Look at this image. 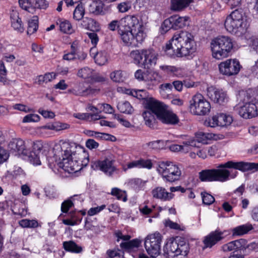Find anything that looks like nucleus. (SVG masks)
Returning <instances> with one entry per match:
<instances>
[{
  "mask_svg": "<svg viewBox=\"0 0 258 258\" xmlns=\"http://www.w3.org/2000/svg\"><path fill=\"white\" fill-rule=\"evenodd\" d=\"M228 169H238L242 171L258 170V163L234 162L229 161L219 164L216 169H206L199 173V178L202 181H219L224 182L237 176V171Z\"/></svg>",
  "mask_w": 258,
  "mask_h": 258,
  "instance_id": "1",
  "label": "nucleus"
},
{
  "mask_svg": "<svg viewBox=\"0 0 258 258\" xmlns=\"http://www.w3.org/2000/svg\"><path fill=\"white\" fill-rule=\"evenodd\" d=\"M61 148V157L57 164L66 172H76L88 165L89 156L81 146L74 142H64Z\"/></svg>",
  "mask_w": 258,
  "mask_h": 258,
  "instance_id": "2",
  "label": "nucleus"
},
{
  "mask_svg": "<svg viewBox=\"0 0 258 258\" xmlns=\"http://www.w3.org/2000/svg\"><path fill=\"white\" fill-rule=\"evenodd\" d=\"M197 44L194 35L187 31L175 33L167 43L164 49L170 56L183 57L190 55L196 51Z\"/></svg>",
  "mask_w": 258,
  "mask_h": 258,
  "instance_id": "3",
  "label": "nucleus"
},
{
  "mask_svg": "<svg viewBox=\"0 0 258 258\" xmlns=\"http://www.w3.org/2000/svg\"><path fill=\"white\" fill-rule=\"evenodd\" d=\"M145 106L148 110L143 113V116L146 125L150 128H154L156 120L155 115L164 123L175 124L179 121L175 114L166 109L162 103L154 99L148 101Z\"/></svg>",
  "mask_w": 258,
  "mask_h": 258,
  "instance_id": "4",
  "label": "nucleus"
},
{
  "mask_svg": "<svg viewBox=\"0 0 258 258\" xmlns=\"http://www.w3.org/2000/svg\"><path fill=\"white\" fill-rule=\"evenodd\" d=\"M251 90L242 92L240 94L242 105L239 104L234 107V110L244 118H251L258 115V102L253 101L251 96Z\"/></svg>",
  "mask_w": 258,
  "mask_h": 258,
  "instance_id": "5",
  "label": "nucleus"
},
{
  "mask_svg": "<svg viewBox=\"0 0 258 258\" xmlns=\"http://www.w3.org/2000/svg\"><path fill=\"white\" fill-rule=\"evenodd\" d=\"M246 27L245 17L241 10L233 11L225 21V27L231 33L241 35L245 32Z\"/></svg>",
  "mask_w": 258,
  "mask_h": 258,
  "instance_id": "6",
  "label": "nucleus"
},
{
  "mask_svg": "<svg viewBox=\"0 0 258 258\" xmlns=\"http://www.w3.org/2000/svg\"><path fill=\"white\" fill-rule=\"evenodd\" d=\"M212 56L217 59H222L229 56L233 47L232 39L229 36H220L211 42Z\"/></svg>",
  "mask_w": 258,
  "mask_h": 258,
  "instance_id": "7",
  "label": "nucleus"
},
{
  "mask_svg": "<svg viewBox=\"0 0 258 258\" xmlns=\"http://www.w3.org/2000/svg\"><path fill=\"white\" fill-rule=\"evenodd\" d=\"M157 171L163 179L169 182L179 180L182 174L181 165L170 161L160 162Z\"/></svg>",
  "mask_w": 258,
  "mask_h": 258,
  "instance_id": "8",
  "label": "nucleus"
},
{
  "mask_svg": "<svg viewBox=\"0 0 258 258\" xmlns=\"http://www.w3.org/2000/svg\"><path fill=\"white\" fill-rule=\"evenodd\" d=\"M130 56L135 63L147 69L155 66L157 60V54L152 49L133 50Z\"/></svg>",
  "mask_w": 258,
  "mask_h": 258,
  "instance_id": "9",
  "label": "nucleus"
},
{
  "mask_svg": "<svg viewBox=\"0 0 258 258\" xmlns=\"http://www.w3.org/2000/svg\"><path fill=\"white\" fill-rule=\"evenodd\" d=\"M190 112L197 115H205L210 112L211 105L201 94L193 96L189 101Z\"/></svg>",
  "mask_w": 258,
  "mask_h": 258,
  "instance_id": "10",
  "label": "nucleus"
},
{
  "mask_svg": "<svg viewBox=\"0 0 258 258\" xmlns=\"http://www.w3.org/2000/svg\"><path fill=\"white\" fill-rule=\"evenodd\" d=\"M162 236L159 232L148 235L145 240V247L148 253L153 257L160 253Z\"/></svg>",
  "mask_w": 258,
  "mask_h": 258,
  "instance_id": "11",
  "label": "nucleus"
},
{
  "mask_svg": "<svg viewBox=\"0 0 258 258\" xmlns=\"http://www.w3.org/2000/svg\"><path fill=\"white\" fill-rule=\"evenodd\" d=\"M115 162L114 156L109 153L103 160H98L92 163L91 167L94 170L100 169L108 175H111L116 170L113 165Z\"/></svg>",
  "mask_w": 258,
  "mask_h": 258,
  "instance_id": "12",
  "label": "nucleus"
},
{
  "mask_svg": "<svg viewBox=\"0 0 258 258\" xmlns=\"http://www.w3.org/2000/svg\"><path fill=\"white\" fill-rule=\"evenodd\" d=\"M241 68L239 61L236 59H227L219 64V69L221 74L231 76L237 75Z\"/></svg>",
  "mask_w": 258,
  "mask_h": 258,
  "instance_id": "13",
  "label": "nucleus"
},
{
  "mask_svg": "<svg viewBox=\"0 0 258 258\" xmlns=\"http://www.w3.org/2000/svg\"><path fill=\"white\" fill-rule=\"evenodd\" d=\"M8 149L11 153L15 156L21 154L27 155L29 154L25 142L20 139H13L8 144Z\"/></svg>",
  "mask_w": 258,
  "mask_h": 258,
  "instance_id": "14",
  "label": "nucleus"
},
{
  "mask_svg": "<svg viewBox=\"0 0 258 258\" xmlns=\"http://www.w3.org/2000/svg\"><path fill=\"white\" fill-rule=\"evenodd\" d=\"M207 95L212 100L220 104H223L228 100L225 92L213 87L208 88Z\"/></svg>",
  "mask_w": 258,
  "mask_h": 258,
  "instance_id": "15",
  "label": "nucleus"
},
{
  "mask_svg": "<svg viewBox=\"0 0 258 258\" xmlns=\"http://www.w3.org/2000/svg\"><path fill=\"white\" fill-rule=\"evenodd\" d=\"M224 233V232L216 230L211 232L205 236L203 240V243L204 244L203 249L207 247L211 248L218 242L223 239L224 237L223 236Z\"/></svg>",
  "mask_w": 258,
  "mask_h": 258,
  "instance_id": "16",
  "label": "nucleus"
},
{
  "mask_svg": "<svg viewBox=\"0 0 258 258\" xmlns=\"http://www.w3.org/2000/svg\"><path fill=\"white\" fill-rule=\"evenodd\" d=\"M44 148V145L41 141L34 142L32 145V149L29 153V159L34 165H40V154Z\"/></svg>",
  "mask_w": 258,
  "mask_h": 258,
  "instance_id": "17",
  "label": "nucleus"
},
{
  "mask_svg": "<svg viewBox=\"0 0 258 258\" xmlns=\"http://www.w3.org/2000/svg\"><path fill=\"white\" fill-rule=\"evenodd\" d=\"M160 76L155 72L147 70L144 75V81L148 89H152L160 82Z\"/></svg>",
  "mask_w": 258,
  "mask_h": 258,
  "instance_id": "18",
  "label": "nucleus"
},
{
  "mask_svg": "<svg viewBox=\"0 0 258 258\" xmlns=\"http://www.w3.org/2000/svg\"><path fill=\"white\" fill-rule=\"evenodd\" d=\"M123 28L127 30H132L133 31H137V29H140L143 27L142 25L139 22L137 17L134 15H127L122 18Z\"/></svg>",
  "mask_w": 258,
  "mask_h": 258,
  "instance_id": "19",
  "label": "nucleus"
},
{
  "mask_svg": "<svg viewBox=\"0 0 258 258\" xmlns=\"http://www.w3.org/2000/svg\"><path fill=\"white\" fill-rule=\"evenodd\" d=\"M68 91L76 96H86L93 94L98 90L91 87L86 88L83 83H80L76 87L70 89Z\"/></svg>",
  "mask_w": 258,
  "mask_h": 258,
  "instance_id": "20",
  "label": "nucleus"
},
{
  "mask_svg": "<svg viewBox=\"0 0 258 258\" xmlns=\"http://www.w3.org/2000/svg\"><path fill=\"white\" fill-rule=\"evenodd\" d=\"M153 198L160 200L162 201H168L171 200L174 195L166 191L165 188L158 186L151 191Z\"/></svg>",
  "mask_w": 258,
  "mask_h": 258,
  "instance_id": "21",
  "label": "nucleus"
},
{
  "mask_svg": "<svg viewBox=\"0 0 258 258\" xmlns=\"http://www.w3.org/2000/svg\"><path fill=\"white\" fill-rule=\"evenodd\" d=\"M136 31L132 30H127L123 28L121 32H119L121 39L126 45L137 46V43L135 42L134 33Z\"/></svg>",
  "mask_w": 258,
  "mask_h": 258,
  "instance_id": "22",
  "label": "nucleus"
},
{
  "mask_svg": "<svg viewBox=\"0 0 258 258\" xmlns=\"http://www.w3.org/2000/svg\"><path fill=\"white\" fill-rule=\"evenodd\" d=\"M11 25L14 29L18 32L23 33L24 28L21 19L19 17L17 11L12 10L10 13Z\"/></svg>",
  "mask_w": 258,
  "mask_h": 258,
  "instance_id": "23",
  "label": "nucleus"
},
{
  "mask_svg": "<svg viewBox=\"0 0 258 258\" xmlns=\"http://www.w3.org/2000/svg\"><path fill=\"white\" fill-rule=\"evenodd\" d=\"M172 24H173V29L177 30L182 28L186 25H188V17H180L178 15L172 16Z\"/></svg>",
  "mask_w": 258,
  "mask_h": 258,
  "instance_id": "24",
  "label": "nucleus"
},
{
  "mask_svg": "<svg viewBox=\"0 0 258 258\" xmlns=\"http://www.w3.org/2000/svg\"><path fill=\"white\" fill-rule=\"evenodd\" d=\"M89 11L95 15H104L105 11L101 0L93 2L89 6Z\"/></svg>",
  "mask_w": 258,
  "mask_h": 258,
  "instance_id": "25",
  "label": "nucleus"
},
{
  "mask_svg": "<svg viewBox=\"0 0 258 258\" xmlns=\"http://www.w3.org/2000/svg\"><path fill=\"white\" fill-rule=\"evenodd\" d=\"M193 2V0H171V9L175 11H182Z\"/></svg>",
  "mask_w": 258,
  "mask_h": 258,
  "instance_id": "26",
  "label": "nucleus"
},
{
  "mask_svg": "<svg viewBox=\"0 0 258 258\" xmlns=\"http://www.w3.org/2000/svg\"><path fill=\"white\" fill-rule=\"evenodd\" d=\"M126 94L132 95L139 100H146V104L150 99H153V98H149V93L145 90H126Z\"/></svg>",
  "mask_w": 258,
  "mask_h": 258,
  "instance_id": "27",
  "label": "nucleus"
},
{
  "mask_svg": "<svg viewBox=\"0 0 258 258\" xmlns=\"http://www.w3.org/2000/svg\"><path fill=\"white\" fill-rule=\"evenodd\" d=\"M55 74L53 73H48L44 75H40L37 77L35 79V83L39 85H43L48 82L51 81L55 78Z\"/></svg>",
  "mask_w": 258,
  "mask_h": 258,
  "instance_id": "28",
  "label": "nucleus"
},
{
  "mask_svg": "<svg viewBox=\"0 0 258 258\" xmlns=\"http://www.w3.org/2000/svg\"><path fill=\"white\" fill-rule=\"evenodd\" d=\"M63 247L66 250L72 252L80 253L82 251V247L77 245L73 241L63 242Z\"/></svg>",
  "mask_w": 258,
  "mask_h": 258,
  "instance_id": "29",
  "label": "nucleus"
},
{
  "mask_svg": "<svg viewBox=\"0 0 258 258\" xmlns=\"http://www.w3.org/2000/svg\"><path fill=\"white\" fill-rule=\"evenodd\" d=\"M38 28V18L34 16L31 19L28 21L27 34L31 35L36 32Z\"/></svg>",
  "mask_w": 258,
  "mask_h": 258,
  "instance_id": "30",
  "label": "nucleus"
},
{
  "mask_svg": "<svg viewBox=\"0 0 258 258\" xmlns=\"http://www.w3.org/2000/svg\"><path fill=\"white\" fill-rule=\"evenodd\" d=\"M56 23L59 25V30L62 32L68 34H71L73 32L74 30L69 21L59 20Z\"/></svg>",
  "mask_w": 258,
  "mask_h": 258,
  "instance_id": "31",
  "label": "nucleus"
},
{
  "mask_svg": "<svg viewBox=\"0 0 258 258\" xmlns=\"http://www.w3.org/2000/svg\"><path fill=\"white\" fill-rule=\"evenodd\" d=\"M167 254L171 256L178 255L179 243L175 241H172L167 244Z\"/></svg>",
  "mask_w": 258,
  "mask_h": 258,
  "instance_id": "32",
  "label": "nucleus"
},
{
  "mask_svg": "<svg viewBox=\"0 0 258 258\" xmlns=\"http://www.w3.org/2000/svg\"><path fill=\"white\" fill-rule=\"evenodd\" d=\"M94 59L95 62L98 65H104L108 61V57L106 52L104 51L97 52L96 54L94 55Z\"/></svg>",
  "mask_w": 258,
  "mask_h": 258,
  "instance_id": "33",
  "label": "nucleus"
},
{
  "mask_svg": "<svg viewBox=\"0 0 258 258\" xmlns=\"http://www.w3.org/2000/svg\"><path fill=\"white\" fill-rule=\"evenodd\" d=\"M93 72L94 71L92 69L85 67L79 70L77 76L83 79H89L90 81L91 77L93 76Z\"/></svg>",
  "mask_w": 258,
  "mask_h": 258,
  "instance_id": "34",
  "label": "nucleus"
},
{
  "mask_svg": "<svg viewBox=\"0 0 258 258\" xmlns=\"http://www.w3.org/2000/svg\"><path fill=\"white\" fill-rule=\"evenodd\" d=\"M117 108L121 112L128 114H132L134 111L133 107L127 101L119 102L117 104Z\"/></svg>",
  "mask_w": 258,
  "mask_h": 258,
  "instance_id": "35",
  "label": "nucleus"
},
{
  "mask_svg": "<svg viewBox=\"0 0 258 258\" xmlns=\"http://www.w3.org/2000/svg\"><path fill=\"white\" fill-rule=\"evenodd\" d=\"M141 243V241L138 239H134L129 241L121 242L120 247L126 250H130L135 247H138Z\"/></svg>",
  "mask_w": 258,
  "mask_h": 258,
  "instance_id": "36",
  "label": "nucleus"
},
{
  "mask_svg": "<svg viewBox=\"0 0 258 258\" xmlns=\"http://www.w3.org/2000/svg\"><path fill=\"white\" fill-rule=\"evenodd\" d=\"M122 18L119 20H113L108 24V29L111 31H115L118 30V33L121 32L123 28V24H122Z\"/></svg>",
  "mask_w": 258,
  "mask_h": 258,
  "instance_id": "37",
  "label": "nucleus"
},
{
  "mask_svg": "<svg viewBox=\"0 0 258 258\" xmlns=\"http://www.w3.org/2000/svg\"><path fill=\"white\" fill-rule=\"evenodd\" d=\"M199 147L198 145L196 144V141L194 140H190L183 142L182 144L181 145V151L184 153H187L190 151L192 148Z\"/></svg>",
  "mask_w": 258,
  "mask_h": 258,
  "instance_id": "38",
  "label": "nucleus"
},
{
  "mask_svg": "<svg viewBox=\"0 0 258 258\" xmlns=\"http://www.w3.org/2000/svg\"><path fill=\"white\" fill-rule=\"evenodd\" d=\"M110 78L115 82H122L125 79V73L120 70L114 71L110 74Z\"/></svg>",
  "mask_w": 258,
  "mask_h": 258,
  "instance_id": "39",
  "label": "nucleus"
},
{
  "mask_svg": "<svg viewBox=\"0 0 258 258\" xmlns=\"http://www.w3.org/2000/svg\"><path fill=\"white\" fill-rule=\"evenodd\" d=\"M85 14V8L82 3L79 4L74 12V18L76 20H81Z\"/></svg>",
  "mask_w": 258,
  "mask_h": 258,
  "instance_id": "40",
  "label": "nucleus"
},
{
  "mask_svg": "<svg viewBox=\"0 0 258 258\" xmlns=\"http://www.w3.org/2000/svg\"><path fill=\"white\" fill-rule=\"evenodd\" d=\"M218 115L219 124L220 126H224L230 124L233 121L232 117L224 113Z\"/></svg>",
  "mask_w": 258,
  "mask_h": 258,
  "instance_id": "41",
  "label": "nucleus"
},
{
  "mask_svg": "<svg viewBox=\"0 0 258 258\" xmlns=\"http://www.w3.org/2000/svg\"><path fill=\"white\" fill-rule=\"evenodd\" d=\"M250 230V228L245 225L237 226L232 229L233 236L242 235L247 233Z\"/></svg>",
  "mask_w": 258,
  "mask_h": 258,
  "instance_id": "42",
  "label": "nucleus"
},
{
  "mask_svg": "<svg viewBox=\"0 0 258 258\" xmlns=\"http://www.w3.org/2000/svg\"><path fill=\"white\" fill-rule=\"evenodd\" d=\"M111 194L116 197L118 200H122L123 202H125L127 200L125 191L121 190L118 188H113Z\"/></svg>",
  "mask_w": 258,
  "mask_h": 258,
  "instance_id": "43",
  "label": "nucleus"
},
{
  "mask_svg": "<svg viewBox=\"0 0 258 258\" xmlns=\"http://www.w3.org/2000/svg\"><path fill=\"white\" fill-rule=\"evenodd\" d=\"M20 6L24 10L31 13H34V9L31 0H19Z\"/></svg>",
  "mask_w": 258,
  "mask_h": 258,
  "instance_id": "44",
  "label": "nucleus"
},
{
  "mask_svg": "<svg viewBox=\"0 0 258 258\" xmlns=\"http://www.w3.org/2000/svg\"><path fill=\"white\" fill-rule=\"evenodd\" d=\"M209 134H206L203 132L197 133L196 135V139H194L196 141V144L200 143L206 144L207 143V140L208 139H210L211 137H209Z\"/></svg>",
  "mask_w": 258,
  "mask_h": 258,
  "instance_id": "45",
  "label": "nucleus"
},
{
  "mask_svg": "<svg viewBox=\"0 0 258 258\" xmlns=\"http://www.w3.org/2000/svg\"><path fill=\"white\" fill-rule=\"evenodd\" d=\"M71 50L70 52L64 54L62 56V59L67 61L76 60L75 56V42H74L71 46Z\"/></svg>",
  "mask_w": 258,
  "mask_h": 258,
  "instance_id": "46",
  "label": "nucleus"
},
{
  "mask_svg": "<svg viewBox=\"0 0 258 258\" xmlns=\"http://www.w3.org/2000/svg\"><path fill=\"white\" fill-rule=\"evenodd\" d=\"M134 33L135 39L136 43H137V45L138 43H141L144 40L146 34L143 31V27L142 28H140V29H137V31H136V33Z\"/></svg>",
  "mask_w": 258,
  "mask_h": 258,
  "instance_id": "47",
  "label": "nucleus"
},
{
  "mask_svg": "<svg viewBox=\"0 0 258 258\" xmlns=\"http://www.w3.org/2000/svg\"><path fill=\"white\" fill-rule=\"evenodd\" d=\"M34 12L35 9H45L48 5L45 0H31Z\"/></svg>",
  "mask_w": 258,
  "mask_h": 258,
  "instance_id": "48",
  "label": "nucleus"
},
{
  "mask_svg": "<svg viewBox=\"0 0 258 258\" xmlns=\"http://www.w3.org/2000/svg\"><path fill=\"white\" fill-rule=\"evenodd\" d=\"M204 124L206 126L211 127L219 126L218 115H214L212 118L206 120Z\"/></svg>",
  "mask_w": 258,
  "mask_h": 258,
  "instance_id": "49",
  "label": "nucleus"
},
{
  "mask_svg": "<svg viewBox=\"0 0 258 258\" xmlns=\"http://www.w3.org/2000/svg\"><path fill=\"white\" fill-rule=\"evenodd\" d=\"M147 146L150 149L154 150H158L162 149L164 146V142L162 140H157L153 142H150L147 144Z\"/></svg>",
  "mask_w": 258,
  "mask_h": 258,
  "instance_id": "50",
  "label": "nucleus"
},
{
  "mask_svg": "<svg viewBox=\"0 0 258 258\" xmlns=\"http://www.w3.org/2000/svg\"><path fill=\"white\" fill-rule=\"evenodd\" d=\"M201 195L202 197L203 203L205 205H210L215 201L214 198L208 193L206 192H202Z\"/></svg>",
  "mask_w": 258,
  "mask_h": 258,
  "instance_id": "51",
  "label": "nucleus"
},
{
  "mask_svg": "<svg viewBox=\"0 0 258 258\" xmlns=\"http://www.w3.org/2000/svg\"><path fill=\"white\" fill-rule=\"evenodd\" d=\"M87 53L83 50H80L77 47V44L75 42V56L76 59H78L80 61L85 60L87 57Z\"/></svg>",
  "mask_w": 258,
  "mask_h": 258,
  "instance_id": "52",
  "label": "nucleus"
},
{
  "mask_svg": "<svg viewBox=\"0 0 258 258\" xmlns=\"http://www.w3.org/2000/svg\"><path fill=\"white\" fill-rule=\"evenodd\" d=\"M235 251L245 250V239H240L234 240Z\"/></svg>",
  "mask_w": 258,
  "mask_h": 258,
  "instance_id": "53",
  "label": "nucleus"
},
{
  "mask_svg": "<svg viewBox=\"0 0 258 258\" xmlns=\"http://www.w3.org/2000/svg\"><path fill=\"white\" fill-rule=\"evenodd\" d=\"M39 116L35 114H29L25 116L23 119V122H37L39 120Z\"/></svg>",
  "mask_w": 258,
  "mask_h": 258,
  "instance_id": "54",
  "label": "nucleus"
},
{
  "mask_svg": "<svg viewBox=\"0 0 258 258\" xmlns=\"http://www.w3.org/2000/svg\"><path fill=\"white\" fill-rule=\"evenodd\" d=\"M107 254L110 258H123V252L120 250H108Z\"/></svg>",
  "mask_w": 258,
  "mask_h": 258,
  "instance_id": "55",
  "label": "nucleus"
},
{
  "mask_svg": "<svg viewBox=\"0 0 258 258\" xmlns=\"http://www.w3.org/2000/svg\"><path fill=\"white\" fill-rule=\"evenodd\" d=\"M162 28L165 31H167L170 29H173V24H172V16L164 21L162 24Z\"/></svg>",
  "mask_w": 258,
  "mask_h": 258,
  "instance_id": "56",
  "label": "nucleus"
},
{
  "mask_svg": "<svg viewBox=\"0 0 258 258\" xmlns=\"http://www.w3.org/2000/svg\"><path fill=\"white\" fill-rule=\"evenodd\" d=\"M139 168H146L151 169L152 167L153 164L151 160L140 159L139 160Z\"/></svg>",
  "mask_w": 258,
  "mask_h": 258,
  "instance_id": "57",
  "label": "nucleus"
},
{
  "mask_svg": "<svg viewBox=\"0 0 258 258\" xmlns=\"http://www.w3.org/2000/svg\"><path fill=\"white\" fill-rule=\"evenodd\" d=\"M189 247L188 245L186 243H184L182 244L179 243V248H178V255H182L185 256L187 254L188 252Z\"/></svg>",
  "mask_w": 258,
  "mask_h": 258,
  "instance_id": "58",
  "label": "nucleus"
},
{
  "mask_svg": "<svg viewBox=\"0 0 258 258\" xmlns=\"http://www.w3.org/2000/svg\"><path fill=\"white\" fill-rule=\"evenodd\" d=\"M105 207L106 206L105 205H102L101 206L92 208L88 211V214L89 216L96 215L105 209Z\"/></svg>",
  "mask_w": 258,
  "mask_h": 258,
  "instance_id": "59",
  "label": "nucleus"
},
{
  "mask_svg": "<svg viewBox=\"0 0 258 258\" xmlns=\"http://www.w3.org/2000/svg\"><path fill=\"white\" fill-rule=\"evenodd\" d=\"M165 225L166 227H169L171 229L175 230H182L180 226L176 222H173L169 219L165 221Z\"/></svg>",
  "mask_w": 258,
  "mask_h": 258,
  "instance_id": "60",
  "label": "nucleus"
},
{
  "mask_svg": "<svg viewBox=\"0 0 258 258\" xmlns=\"http://www.w3.org/2000/svg\"><path fill=\"white\" fill-rule=\"evenodd\" d=\"M73 205V203L71 200H67L63 202L61 204V209L62 212L67 213L69 209Z\"/></svg>",
  "mask_w": 258,
  "mask_h": 258,
  "instance_id": "61",
  "label": "nucleus"
},
{
  "mask_svg": "<svg viewBox=\"0 0 258 258\" xmlns=\"http://www.w3.org/2000/svg\"><path fill=\"white\" fill-rule=\"evenodd\" d=\"M86 146L92 150L98 148L99 144L93 139H88L86 142Z\"/></svg>",
  "mask_w": 258,
  "mask_h": 258,
  "instance_id": "62",
  "label": "nucleus"
},
{
  "mask_svg": "<svg viewBox=\"0 0 258 258\" xmlns=\"http://www.w3.org/2000/svg\"><path fill=\"white\" fill-rule=\"evenodd\" d=\"M117 8L120 12L124 13L131 8V6L129 3L124 2L118 4Z\"/></svg>",
  "mask_w": 258,
  "mask_h": 258,
  "instance_id": "63",
  "label": "nucleus"
},
{
  "mask_svg": "<svg viewBox=\"0 0 258 258\" xmlns=\"http://www.w3.org/2000/svg\"><path fill=\"white\" fill-rule=\"evenodd\" d=\"M227 5L231 8L234 9L239 6L241 0H225Z\"/></svg>",
  "mask_w": 258,
  "mask_h": 258,
  "instance_id": "64",
  "label": "nucleus"
}]
</instances>
